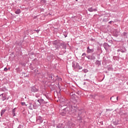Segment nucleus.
Instances as JSON below:
<instances>
[{
    "mask_svg": "<svg viewBox=\"0 0 128 128\" xmlns=\"http://www.w3.org/2000/svg\"><path fill=\"white\" fill-rule=\"evenodd\" d=\"M32 104V106L34 108V109L36 110V108H38V106L36 104V103L35 102H34Z\"/></svg>",
    "mask_w": 128,
    "mask_h": 128,
    "instance_id": "nucleus-11",
    "label": "nucleus"
},
{
    "mask_svg": "<svg viewBox=\"0 0 128 128\" xmlns=\"http://www.w3.org/2000/svg\"><path fill=\"white\" fill-rule=\"evenodd\" d=\"M82 72H84L85 74H86V72H88V69H84L82 70Z\"/></svg>",
    "mask_w": 128,
    "mask_h": 128,
    "instance_id": "nucleus-19",
    "label": "nucleus"
},
{
    "mask_svg": "<svg viewBox=\"0 0 128 128\" xmlns=\"http://www.w3.org/2000/svg\"><path fill=\"white\" fill-rule=\"evenodd\" d=\"M29 108L30 110H32L34 108V106H32V104L30 103V106H29Z\"/></svg>",
    "mask_w": 128,
    "mask_h": 128,
    "instance_id": "nucleus-15",
    "label": "nucleus"
},
{
    "mask_svg": "<svg viewBox=\"0 0 128 128\" xmlns=\"http://www.w3.org/2000/svg\"><path fill=\"white\" fill-rule=\"evenodd\" d=\"M6 100H8V98H7V99H6Z\"/></svg>",
    "mask_w": 128,
    "mask_h": 128,
    "instance_id": "nucleus-46",
    "label": "nucleus"
},
{
    "mask_svg": "<svg viewBox=\"0 0 128 128\" xmlns=\"http://www.w3.org/2000/svg\"><path fill=\"white\" fill-rule=\"evenodd\" d=\"M6 112V109H3L1 110V112H0L1 116H4V112Z\"/></svg>",
    "mask_w": 128,
    "mask_h": 128,
    "instance_id": "nucleus-13",
    "label": "nucleus"
},
{
    "mask_svg": "<svg viewBox=\"0 0 128 128\" xmlns=\"http://www.w3.org/2000/svg\"><path fill=\"white\" fill-rule=\"evenodd\" d=\"M82 58H84V57H82Z\"/></svg>",
    "mask_w": 128,
    "mask_h": 128,
    "instance_id": "nucleus-43",
    "label": "nucleus"
},
{
    "mask_svg": "<svg viewBox=\"0 0 128 128\" xmlns=\"http://www.w3.org/2000/svg\"><path fill=\"white\" fill-rule=\"evenodd\" d=\"M81 114H82V112L80 111H79V112L78 113V115L77 116V118H78V120H82V116H80Z\"/></svg>",
    "mask_w": 128,
    "mask_h": 128,
    "instance_id": "nucleus-9",
    "label": "nucleus"
},
{
    "mask_svg": "<svg viewBox=\"0 0 128 128\" xmlns=\"http://www.w3.org/2000/svg\"><path fill=\"white\" fill-rule=\"evenodd\" d=\"M86 56V53H83V54H82V56Z\"/></svg>",
    "mask_w": 128,
    "mask_h": 128,
    "instance_id": "nucleus-27",
    "label": "nucleus"
},
{
    "mask_svg": "<svg viewBox=\"0 0 128 128\" xmlns=\"http://www.w3.org/2000/svg\"><path fill=\"white\" fill-rule=\"evenodd\" d=\"M79 66H80V64H78V62H76V64H74V62H72V66L73 70H75V72H78V68Z\"/></svg>",
    "mask_w": 128,
    "mask_h": 128,
    "instance_id": "nucleus-2",
    "label": "nucleus"
},
{
    "mask_svg": "<svg viewBox=\"0 0 128 128\" xmlns=\"http://www.w3.org/2000/svg\"><path fill=\"white\" fill-rule=\"evenodd\" d=\"M30 90L32 92H38V89L36 88V86H33L30 87Z\"/></svg>",
    "mask_w": 128,
    "mask_h": 128,
    "instance_id": "nucleus-4",
    "label": "nucleus"
},
{
    "mask_svg": "<svg viewBox=\"0 0 128 128\" xmlns=\"http://www.w3.org/2000/svg\"><path fill=\"white\" fill-rule=\"evenodd\" d=\"M86 58H88V60H92V58L90 56H86Z\"/></svg>",
    "mask_w": 128,
    "mask_h": 128,
    "instance_id": "nucleus-21",
    "label": "nucleus"
},
{
    "mask_svg": "<svg viewBox=\"0 0 128 128\" xmlns=\"http://www.w3.org/2000/svg\"><path fill=\"white\" fill-rule=\"evenodd\" d=\"M108 70H112V68H108Z\"/></svg>",
    "mask_w": 128,
    "mask_h": 128,
    "instance_id": "nucleus-34",
    "label": "nucleus"
},
{
    "mask_svg": "<svg viewBox=\"0 0 128 128\" xmlns=\"http://www.w3.org/2000/svg\"><path fill=\"white\" fill-rule=\"evenodd\" d=\"M36 122L38 124H42L43 122L42 118V116H39L37 117Z\"/></svg>",
    "mask_w": 128,
    "mask_h": 128,
    "instance_id": "nucleus-3",
    "label": "nucleus"
},
{
    "mask_svg": "<svg viewBox=\"0 0 128 128\" xmlns=\"http://www.w3.org/2000/svg\"><path fill=\"white\" fill-rule=\"evenodd\" d=\"M70 96H72V98H76V94L74 92L70 93Z\"/></svg>",
    "mask_w": 128,
    "mask_h": 128,
    "instance_id": "nucleus-12",
    "label": "nucleus"
},
{
    "mask_svg": "<svg viewBox=\"0 0 128 128\" xmlns=\"http://www.w3.org/2000/svg\"><path fill=\"white\" fill-rule=\"evenodd\" d=\"M82 70V67L80 66V65H79V66H78V68H77V70Z\"/></svg>",
    "mask_w": 128,
    "mask_h": 128,
    "instance_id": "nucleus-23",
    "label": "nucleus"
},
{
    "mask_svg": "<svg viewBox=\"0 0 128 128\" xmlns=\"http://www.w3.org/2000/svg\"><path fill=\"white\" fill-rule=\"evenodd\" d=\"M64 48H66V45H64Z\"/></svg>",
    "mask_w": 128,
    "mask_h": 128,
    "instance_id": "nucleus-40",
    "label": "nucleus"
},
{
    "mask_svg": "<svg viewBox=\"0 0 128 128\" xmlns=\"http://www.w3.org/2000/svg\"><path fill=\"white\" fill-rule=\"evenodd\" d=\"M34 31L36 32L37 34H38V32H40V30H34Z\"/></svg>",
    "mask_w": 128,
    "mask_h": 128,
    "instance_id": "nucleus-26",
    "label": "nucleus"
},
{
    "mask_svg": "<svg viewBox=\"0 0 128 128\" xmlns=\"http://www.w3.org/2000/svg\"><path fill=\"white\" fill-rule=\"evenodd\" d=\"M16 108H14L12 110V114H13V116H16Z\"/></svg>",
    "mask_w": 128,
    "mask_h": 128,
    "instance_id": "nucleus-14",
    "label": "nucleus"
},
{
    "mask_svg": "<svg viewBox=\"0 0 128 128\" xmlns=\"http://www.w3.org/2000/svg\"><path fill=\"white\" fill-rule=\"evenodd\" d=\"M113 124L114 126H118V123L116 122H114Z\"/></svg>",
    "mask_w": 128,
    "mask_h": 128,
    "instance_id": "nucleus-25",
    "label": "nucleus"
},
{
    "mask_svg": "<svg viewBox=\"0 0 128 128\" xmlns=\"http://www.w3.org/2000/svg\"><path fill=\"white\" fill-rule=\"evenodd\" d=\"M80 91H78L76 92V94H78V96H80Z\"/></svg>",
    "mask_w": 128,
    "mask_h": 128,
    "instance_id": "nucleus-31",
    "label": "nucleus"
},
{
    "mask_svg": "<svg viewBox=\"0 0 128 128\" xmlns=\"http://www.w3.org/2000/svg\"><path fill=\"white\" fill-rule=\"evenodd\" d=\"M56 128H62V127H60L58 126H56Z\"/></svg>",
    "mask_w": 128,
    "mask_h": 128,
    "instance_id": "nucleus-39",
    "label": "nucleus"
},
{
    "mask_svg": "<svg viewBox=\"0 0 128 128\" xmlns=\"http://www.w3.org/2000/svg\"><path fill=\"white\" fill-rule=\"evenodd\" d=\"M112 21H110L108 22V24H112Z\"/></svg>",
    "mask_w": 128,
    "mask_h": 128,
    "instance_id": "nucleus-37",
    "label": "nucleus"
},
{
    "mask_svg": "<svg viewBox=\"0 0 128 128\" xmlns=\"http://www.w3.org/2000/svg\"><path fill=\"white\" fill-rule=\"evenodd\" d=\"M37 102L40 103V100H38Z\"/></svg>",
    "mask_w": 128,
    "mask_h": 128,
    "instance_id": "nucleus-29",
    "label": "nucleus"
},
{
    "mask_svg": "<svg viewBox=\"0 0 128 128\" xmlns=\"http://www.w3.org/2000/svg\"><path fill=\"white\" fill-rule=\"evenodd\" d=\"M36 98H38V94L36 95Z\"/></svg>",
    "mask_w": 128,
    "mask_h": 128,
    "instance_id": "nucleus-38",
    "label": "nucleus"
},
{
    "mask_svg": "<svg viewBox=\"0 0 128 128\" xmlns=\"http://www.w3.org/2000/svg\"><path fill=\"white\" fill-rule=\"evenodd\" d=\"M61 106V112L60 114L62 116H66V114H72L73 116L76 115V112H78V108L76 106H74V110H72V104L68 100H66L60 102Z\"/></svg>",
    "mask_w": 128,
    "mask_h": 128,
    "instance_id": "nucleus-1",
    "label": "nucleus"
},
{
    "mask_svg": "<svg viewBox=\"0 0 128 128\" xmlns=\"http://www.w3.org/2000/svg\"><path fill=\"white\" fill-rule=\"evenodd\" d=\"M96 64H97V66H100V62L98 60H96Z\"/></svg>",
    "mask_w": 128,
    "mask_h": 128,
    "instance_id": "nucleus-18",
    "label": "nucleus"
},
{
    "mask_svg": "<svg viewBox=\"0 0 128 128\" xmlns=\"http://www.w3.org/2000/svg\"><path fill=\"white\" fill-rule=\"evenodd\" d=\"M76 102H78V100H76Z\"/></svg>",
    "mask_w": 128,
    "mask_h": 128,
    "instance_id": "nucleus-45",
    "label": "nucleus"
},
{
    "mask_svg": "<svg viewBox=\"0 0 128 128\" xmlns=\"http://www.w3.org/2000/svg\"><path fill=\"white\" fill-rule=\"evenodd\" d=\"M103 46L104 48L106 50H108L109 48H110V45H108V43H104Z\"/></svg>",
    "mask_w": 128,
    "mask_h": 128,
    "instance_id": "nucleus-5",
    "label": "nucleus"
},
{
    "mask_svg": "<svg viewBox=\"0 0 128 128\" xmlns=\"http://www.w3.org/2000/svg\"><path fill=\"white\" fill-rule=\"evenodd\" d=\"M52 44L56 46V44H58V42H56V41H54Z\"/></svg>",
    "mask_w": 128,
    "mask_h": 128,
    "instance_id": "nucleus-22",
    "label": "nucleus"
},
{
    "mask_svg": "<svg viewBox=\"0 0 128 128\" xmlns=\"http://www.w3.org/2000/svg\"><path fill=\"white\" fill-rule=\"evenodd\" d=\"M110 100H112V102H118V100H116V98L114 96L112 97H111Z\"/></svg>",
    "mask_w": 128,
    "mask_h": 128,
    "instance_id": "nucleus-10",
    "label": "nucleus"
},
{
    "mask_svg": "<svg viewBox=\"0 0 128 128\" xmlns=\"http://www.w3.org/2000/svg\"><path fill=\"white\" fill-rule=\"evenodd\" d=\"M15 14H20V9H18L15 12Z\"/></svg>",
    "mask_w": 128,
    "mask_h": 128,
    "instance_id": "nucleus-16",
    "label": "nucleus"
},
{
    "mask_svg": "<svg viewBox=\"0 0 128 128\" xmlns=\"http://www.w3.org/2000/svg\"><path fill=\"white\" fill-rule=\"evenodd\" d=\"M50 78H52V76H51Z\"/></svg>",
    "mask_w": 128,
    "mask_h": 128,
    "instance_id": "nucleus-41",
    "label": "nucleus"
},
{
    "mask_svg": "<svg viewBox=\"0 0 128 128\" xmlns=\"http://www.w3.org/2000/svg\"><path fill=\"white\" fill-rule=\"evenodd\" d=\"M78 100L80 101V100L79 99V100Z\"/></svg>",
    "mask_w": 128,
    "mask_h": 128,
    "instance_id": "nucleus-48",
    "label": "nucleus"
},
{
    "mask_svg": "<svg viewBox=\"0 0 128 128\" xmlns=\"http://www.w3.org/2000/svg\"><path fill=\"white\" fill-rule=\"evenodd\" d=\"M22 128V125H19L18 126V128Z\"/></svg>",
    "mask_w": 128,
    "mask_h": 128,
    "instance_id": "nucleus-33",
    "label": "nucleus"
},
{
    "mask_svg": "<svg viewBox=\"0 0 128 128\" xmlns=\"http://www.w3.org/2000/svg\"><path fill=\"white\" fill-rule=\"evenodd\" d=\"M93 12H98V9L97 8L93 9Z\"/></svg>",
    "mask_w": 128,
    "mask_h": 128,
    "instance_id": "nucleus-28",
    "label": "nucleus"
},
{
    "mask_svg": "<svg viewBox=\"0 0 128 128\" xmlns=\"http://www.w3.org/2000/svg\"><path fill=\"white\" fill-rule=\"evenodd\" d=\"M86 52L88 54H90V52H94V50L90 49V46L87 47Z\"/></svg>",
    "mask_w": 128,
    "mask_h": 128,
    "instance_id": "nucleus-8",
    "label": "nucleus"
},
{
    "mask_svg": "<svg viewBox=\"0 0 128 128\" xmlns=\"http://www.w3.org/2000/svg\"><path fill=\"white\" fill-rule=\"evenodd\" d=\"M94 58H95V57H94Z\"/></svg>",
    "mask_w": 128,
    "mask_h": 128,
    "instance_id": "nucleus-47",
    "label": "nucleus"
},
{
    "mask_svg": "<svg viewBox=\"0 0 128 128\" xmlns=\"http://www.w3.org/2000/svg\"><path fill=\"white\" fill-rule=\"evenodd\" d=\"M126 48L123 47L122 48H120V49H118L117 50V52H126Z\"/></svg>",
    "mask_w": 128,
    "mask_h": 128,
    "instance_id": "nucleus-7",
    "label": "nucleus"
},
{
    "mask_svg": "<svg viewBox=\"0 0 128 128\" xmlns=\"http://www.w3.org/2000/svg\"><path fill=\"white\" fill-rule=\"evenodd\" d=\"M6 70H8V68H4V72H6Z\"/></svg>",
    "mask_w": 128,
    "mask_h": 128,
    "instance_id": "nucleus-32",
    "label": "nucleus"
},
{
    "mask_svg": "<svg viewBox=\"0 0 128 128\" xmlns=\"http://www.w3.org/2000/svg\"><path fill=\"white\" fill-rule=\"evenodd\" d=\"M21 104H22V106H28V105L26 104V102H22Z\"/></svg>",
    "mask_w": 128,
    "mask_h": 128,
    "instance_id": "nucleus-24",
    "label": "nucleus"
},
{
    "mask_svg": "<svg viewBox=\"0 0 128 128\" xmlns=\"http://www.w3.org/2000/svg\"><path fill=\"white\" fill-rule=\"evenodd\" d=\"M0 96H2V100L4 102L6 100V96L4 94L2 93L0 94Z\"/></svg>",
    "mask_w": 128,
    "mask_h": 128,
    "instance_id": "nucleus-6",
    "label": "nucleus"
},
{
    "mask_svg": "<svg viewBox=\"0 0 128 128\" xmlns=\"http://www.w3.org/2000/svg\"><path fill=\"white\" fill-rule=\"evenodd\" d=\"M44 99H40V102H44Z\"/></svg>",
    "mask_w": 128,
    "mask_h": 128,
    "instance_id": "nucleus-30",
    "label": "nucleus"
},
{
    "mask_svg": "<svg viewBox=\"0 0 128 128\" xmlns=\"http://www.w3.org/2000/svg\"><path fill=\"white\" fill-rule=\"evenodd\" d=\"M116 100H118V97H116Z\"/></svg>",
    "mask_w": 128,
    "mask_h": 128,
    "instance_id": "nucleus-44",
    "label": "nucleus"
},
{
    "mask_svg": "<svg viewBox=\"0 0 128 128\" xmlns=\"http://www.w3.org/2000/svg\"><path fill=\"white\" fill-rule=\"evenodd\" d=\"M124 36H126V32H124Z\"/></svg>",
    "mask_w": 128,
    "mask_h": 128,
    "instance_id": "nucleus-36",
    "label": "nucleus"
},
{
    "mask_svg": "<svg viewBox=\"0 0 128 128\" xmlns=\"http://www.w3.org/2000/svg\"><path fill=\"white\" fill-rule=\"evenodd\" d=\"M46 96V98H48V96Z\"/></svg>",
    "mask_w": 128,
    "mask_h": 128,
    "instance_id": "nucleus-35",
    "label": "nucleus"
},
{
    "mask_svg": "<svg viewBox=\"0 0 128 128\" xmlns=\"http://www.w3.org/2000/svg\"><path fill=\"white\" fill-rule=\"evenodd\" d=\"M88 12H93L92 7H91V8H88Z\"/></svg>",
    "mask_w": 128,
    "mask_h": 128,
    "instance_id": "nucleus-17",
    "label": "nucleus"
},
{
    "mask_svg": "<svg viewBox=\"0 0 128 128\" xmlns=\"http://www.w3.org/2000/svg\"><path fill=\"white\" fill-rule=\"evenodd\" d=\"M76 0V2H78V0Z\"/></svg>",
    "mask_w": 128,
    "mask_h": 128,
    "instance_id": "nucleus-42",
    "label": "nucleus"
},
{
    "mask_svg": "<svg viewBox=\"0 0 128 128\" xmlns=\"http://www.w3.org/2000/svg\"><path fill=\"white\" fill-rule=\"evenodd\" d=\"M63 34L65 38H66V36H67L68 34L66 33V32H64Z\"/></svg>",
    "mask_w": 128,
    "mask_h": 128,
    "instance_id": "nucleus-20",
    "label": "nucleus"
}]
</instances>
